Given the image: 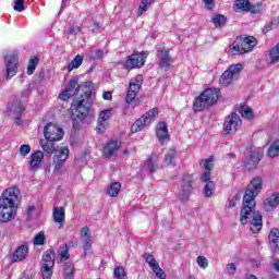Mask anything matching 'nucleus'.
<instances>
[{
    "instance_id": "60",
    "label": "nucleus",
    "mask_w": 279,
    "mask_h": 279,
    "mask_svg": "<svg viewBox=\"0 0 279 279\" xmlns=\"http://www.w3.org/2000/svg\"><path fill=\"white\" fill-rule=\"evenodd\" d=\"M129 90H132L133 93H138V90H141V85L136 84V83H130L129 85Z\"/></svg>"
},
{
    "instance_id": "1",
    "label": "nucleus",
    "mask_w": 279,
    "mask_h": 279,
    "mask_svg": "<svg viewBox=\"0 0 279 279\" xmlns=\"http://www.w3.org/2000/svg\"><path fill=\"white\" fill-rule=\"evenodd\" d=\"M260 191H263V178L255 177L248 183L243 196V205L240 211V222L242 226L247 223L250 215L254 213L256 208V197H258Z\"/></svg>"
},
{
    "instance_id": "2",
    "label": "nucleus",
    "mask_w": 279,
    "mask_h": 279,
    "mask_svg": "<svg viewBox=\"0 0 279 279\" xmlns=\"http://www.w3.org/2000/svg\"><path fill=\"white\" fill-rule=\"evenodd\" d=\"M72 106L74 112L72 113V125L74 130H80V123H90L95 118V110L90 108V92L85 90V96L77 97Z\"/></svg>"
},
{
    "instance_id": "28",
    "label": "nucleus",
    "mask_w": 279,
    "mask_h": 279,
    "mask_svg": "<svg viewBox=\"0 0 279 279\" xmlns=\"http://www.w3.org/2000/svg\"><path fill=\"white\" fill-rule=\"evenodd\" d=\"M264 156L265 153L263 151V148H255L250 151L248 158L258 165Z\"/></svg>"
},
{
    "instance_id": "40",
    "label": "nucleus",
    "mask_w": 279,
    "mask_h": 279,
    "mask_svg": "<svg viewBox=\"0 0 279 279\" xmlns=\"http://www.w3.org/2000/svg\"><path fill=\"white\" fill-rule=\"evenodd\" d=\"M154 3V0H142L138 10H137V16H143L145 14V11L148 10L149 5Z\"/></svg>"
},
{
    "instance_id": "31",
    "label": "nucleus",
    "mask_w": 279,
    "mask_h": 279,
    "mask_svg": "<svg viewBox=\"0 0 279 279\" xmlns=\"http://www.w3.org/2000/svg\"><path fill=\"white\" fill-rule=\"evenodd\" d=\"M40 145L46 154H56V144L51 141H40Z\"/></svg>"
},
{
    "instance_id": "14",
    "label": "nucleus",
    "mask_w": 279,
    "mask_h": 279,
    "mask_svg": "<svg viewBox=\"0 0 279 279\" xmlns=\"http://www.w3.org/2000/svg\"><path fill=\"white\" fill-rule=\"evenodd\" d=\"M169 48L161 47L157 49V59H158V66L162 71H169V66L173 64V58L169 53Z\"/></svg>"
},
{
    "instance_id": "41",
    "label": "nucleus",
    "mask_w": 279,
    "mask_h": 279,
    "mask_svg": "<svg viewBox=\"0 0 279 279\" xmlns=\"http://www.w3.org/2000/svg\"><path fill=\"white\" fill-rule=\"evenodd\" d=\"M267 155L269 158H276V156H279V141H276L270 145Z\"/></svg>"
},
{
    "instance_id": "33",
    "label": "nucleus",
    "mask_w": 279,
    "mask_h": 279,
    "mask_svg": "<svg viewBox=\"0 0 279 279\" xmlns=\"http://www.w3.org/2000/svg\"><path fill=\"white\" fill-rule=\"evenodd\" d=\"M165 162L168 167H175V148H170L165 156Z\"/></svg>"
},
{
    "instance_id": "16",
    "label": "nucleus",
    "mask_w": 279,
    "mask_h": 279,
    "mask_svg": "<svg viewBox=\"0 0 279 279\" xmlns=\"http://www.w3.org/2000/svg\"><path fill=\"white\" fill-rule=\"evenodd\" d=\"M241 71H243V64L241 63L232 64L221 75L220 84H222V86H229V84H232V80H234V75H239Z\"/></svg>"
},
{
    "instance_id": "50",
    "label": "nucleus",
    "mask_w": 279,
    "mask_h": 279,
    "mask_svg": "<svg viewBox=\"0 0 279 279\" xmlns=\"http://www.w3.org/2000/svg\"><path fill=\"white\" fill-rule=\"evenodd\" d=\"M196 263L202 269H206L208 267V259L204 256H198Z\"/></svg>"
},
{
    "instance_id": "27",
    "label": "nucleus",
    "mask_w": 279,
    "mask_h": 279,
    "mask_svg": "<svg viewBox=\"0 0 279 279\" xmlns=\"http://www.w3.org/2000/svg\"><path fill=\"white\" fill-rule=\"evenodd\" d=\"M234 12H247L250 10L248 0H235L233 3Z\"/></svg>"
},
{
    "instance_id": "64",
    "label": "nucleus",
    "mask_w": 279,
    "mask_h": 279,
    "mask_svg": "<svg viewBox=\"0 0 279 279\" xmlns=\"http://www.w3.org/2000/svg\"><path fill=\"white\" fill-rule=\"evenodd\" d=\"M270 24H271L272 27H278V25H279V16L275 17L274 20H271Z\"/></svg>"
},
{
    "instance_id": "56",
    "label": "nucleus",
    "mask_w": 279,
    "mask_h": 279,
    "mask_svg": "<svg viewBox=\"0 0 279 279\" xmlns=\"http://www.w3.org/2000/svg\"><path fill=\"white\" fill-rule=\"evenodd\" d=\"M206 10H215V0H203Z\"/></svg>"
},
{
    "instance_id": "51",
    "label": "nucleus",
    "mask_w": 279,
    "mask_h": 279,
    "mask_svg": "<svg viewBox=\"0 0 279 279\" xmlns=\"http://www.w3.org/2000/svg\"><path fill=\"white\" fill-rule=\"evenodd\" d=\"M110 114H112L110 109H106L101 111L99 114V121H108V119H110Z\"/></svg>"
},
{
    "instance_id": "29",
    "label": "nucleus",
    "mask_w": 279,
    "mask_h": 279,
    "mask_svg": "<svg viewBox=\"0 0 279 279\" xmlns=\"http://www.w3.org/2000/svg\"><path fill=\"white\" fill-rule=\"evenodd\" d=\"M89 60H101L104 58V49H97L95 46H92L88 50Z\"/></svg>"
},
{
    "instance_id": "20",
    "label": "nucleus",
    "mask_w": 279,
    "mask_h": 279,
    "mask_svg": "<svg viewBox=\"0 0 279 279\" xmlns=\"http://www.w3.org/2000/svg\"><path fill=\"white\" fill-rule=\"evenodd\" d=\"M268 243L274 254L279 251V230L274 228L268 234Z\"/></svg>"
},
{
    "instance_id": "63",
    "label": "nucleus",
    "mask_w": 279,
    "mask_h": 279,
    "mask_svg": "<svg viewBox=\"0 0 279 279\" xmlns=\"http://www.w3.org/2000/svg\"><path fill=\"white\" fill-rule=\"evenodd\" d=\"M272 27L274 26L271 25V23L270 24H266L265 27L263 28V33L264 34H269V32H271Z\"/></svg>"
},
{
    "instance_id": "46",
    "label": "nucleus",
    "mask_w": 279,
    "mask_h": 279,
    "mask_svg": "<svg viewBox=\"0 0 279 279\" xmlns=\"http://www.w3.org/2000/svg\"><path fill=\"white\" fill-rule=\"evenodd\" d=\"M214 191H215V182L208 181L207 184L205 185L206 197H211Z\"/></svg>"
},
{
    "instance_id": "54",
    "label": "nucleus",
    "mask_w": 279,
    "mask_h": 279,
    "mask_svg": "<svg viewBox=\"0 0 279 279\" xmlns=\"http://www.w3.org/2000/svg\"><path fill=\"white\" fill-rule=\"evenodd\" d=\"M247 12H252V14H259L260 4H252V2H250V9L247 10Z\"/></svg>"
},
{
    "instance_id": "48",
    "label": "nucleus",
    "mask_w": 279,
    "mask_h": 279,
    "mask_svg": "<svg viewBox=\"0 0 279 279\" xmlns=\"http://www.w3.org/2000/svg\"><path fill=\"white\" fill-rule=\"evenodd\" d=\"M153 271L157 278L167 279V274L165 270H162V268H160V265L156 266V268H153Z\"/></svg>"
},
{
    "instance_id": "3",
    "label": "nucleus",
    "mask_w": 279,
    "mask_h": 279,
    "mask_svg": "<svg viewBox=\"0 0 279 279\" xmlns=\"http://www.w3.org/2000/svg\"><path fill=\"white\" fill-rule=\"evenodd\" d=\"M21 191L19 187L7 189L0 196V222L8 223L16 217V203Z\"/></svg>"
},
{
    "instance_id": "37",
    "label": "nucleus",
    "mask_w": 279,
    "mask_h": 279,
    "mask_svg": "<svg viewBox=\"0 0 279 279\" xmlns=\"http://www.w3.org/2000/svg\"><path fill=\"white\" fill-rule=\"evenodd\" d=\"M121 192V183L114 182L109 185L108 195L110 197H117Z\"/></svg>"
},
{
    "instance_id": "61",
    "label": "nucleus",
    "mask_w": 279,
    "mask_h": 279,
    "mask_svg": "<svg viewBox=\"0 0 279 279\" xmlns=\"http://www.w3.org/2000/svg\"><path fill=\"white\" fill-rule=\"evenodd\" d=\"M202 180L203 182H209L208 180H210V171L205 170V172L202 175Z\"/></svg>"
},
{
    "instance_id": "7",
    "label": "nucleus",
    "mask_w": 279,
    "mask_h": 279,
    "mask_svg": "<svg viewBox=\"0 0 279 279\" xmlns=\"http://www.w3.org/2000/svg\"><path fill=\"white\" fill-rule=\"evenodd\" d=\"M56 265V251L47 250L41 258V276L44 279H51L53 276V267Z\"/></svg>"
},
{
    "instance_id": "47",
    "label": "nucleus",
    "mask_w": 279,
    "mask_h": 279,
    "mask_svg": "<svg viewBox=\"0 0 279 279\" xmlns=\"http://www.w3.org/2000/svg\"><path fill=\"white\" fill-rule=\"evenodd\" d=\"M34 245H45V232H39L33 240Z\"/></svg>"
},
{
    "instance_id": "49",
    "label": "nucleus",
    "mask_w": 279,
    "mask_h": 279,
    "mask_svg": "<svg viewBox=\"0 0 279 279\" xmlns=\"http://www.w3.org/2000/svg\"><path fill=\"white\" fill-rule=\"evenodd\" d=\"M13 10H15V12H23V10H25V0H15Z\"/></svg>"
},
{
    "instance_id": "53",
    "label": "nucleus",
    "mask_w": 279,
    "mask_h": 279,
    "mask_svg": "<svg viewBox=\"0 0 279 279\" xmlns=\"http://www.w3.org/2000/svg\"><path fill=\"white\" fill-rule=\"evenodd\" d=\"M205 171H213V167H215V163L213 161V158L206 159L204 161Z\"/></svg>"
},
{
    "instance_id": "21",
    "label": "nucleus",
    "mask_w": 279,
    "mask_h": 279,
    "mask_svg": "<svg viewBox=\"0 0 279 279\" xmlns=\"http://www.w3.org/2000/svg\"><path fill=\"white\" fill-rule=\"evenodd\" d=\"M157 138L161 145H165L167 141H169V130L167 129V123L159 122L157 126Z\"/></svg>"
},
{
    "instance_id": "42",
    "label": "nucleus",
    "mask_w": 279,
    "mask_h": 279,
    "mask_svg": "<svg viewBox=\"0 0 279 279\" xmlns=\"http://www.w3.org/2000/svg\"><path fill=\"white\" fill-rule=\"evenodd\" d=\"M269 58L271 64L279 62V43L270 50Z\"/></svg>"
},
{
    "instance_id": "13",
    "label": "nucleus",
    "mask_w": 279,
    "mask_h": 279,
    "mask_svg": "<svg viewBox=\"0 0 279 279\" xmlns=\"http://www.w3.org/2000/svg\"><path fill=\"white\" fill-rule=\"evenodd\" d=\"M44 135L46 141L58 142L62 141V138L64 137V131L62 130V128L53 123H48L44 128Z\"/></svg>"
},
{
    "instance_id": "15",
    "label": "nucleus",
    "mask_w": 279,
    "mask_h": 279,
    "mask_svg": "<svg viewBox=\"0 0 279 279\" xmlns=\"http://www.w3.org/2000/svg\"><path fill=\"white\" fill-rule=\"evenodd\" d=\"M69 147H61L59 150L56 151L53 156V167H54V173H60L62 171V167H64V162L69 159Z\"/></svg>"
},
{
    "instance_id": "6",
    "label": "nucleus",
    "mask_w": 279,
    "mask_h": 279,
    "mask_svg": "<svg viewBox=\"0 0 279 279\" xmlns=\"http://www.w3.org/2000/svg\"><path fill=\"white\" fill-rule=\"evenodd\" d=\"M256 47V38L245 37L235 38V40L230 46V51L233 56H243V53H250Z\"/></svg>"
},
{
    "instance_id": "9",
    "label": "nucleus",
    "mask_w": 279,
    "mask_h": 279,
    "mask_svg": "<svg viewBox=\"0 0 279 279\" xmlns=\"http://www.w3.org/2000/svg\"><path fill=\"white\" fill-rule=\"evenodd\" d=\"M195 190V179L191 174H184L181 181V187L178 193V199L183 204L186 203L191 193Z\"/></svg>"
},
{
    "instance_id": "58",
    "label": "nucleus",
    "mask_w": 279,
    "mask_h": 279,
    "mask_svg": "<svg viewBox=\"0 0 279 279\" xmlns=\"http://www.w3.org/2000/svg\"><path fill=\"white\" fill-rule=\"evenodd\" d=\"M82 33V27L80 26H71L69 29V34L77 36V34Z\"/></svg>"
},
{
    "instance_id": "52",
    "label": "nucleus",
    "mask_w": 279,
    "mask_h": 279,
    "mask_svg": "<svg viewBox=\"0 0 279 279\" xmlns=\"http://www.w3.org/2000/svg\"><path fill=\"white\" fill-rule=\"evenodd\" d=\"M134 99H136V93L129 89L125 97L126 104H132Z\"/></svg>"
},
{
    "instance_id": "19",
    "label": "nucleus",
    "mask_w": 279,
    "mask_h": 279,
    "mask_svg": "<svg viewBox=\"0 0 279 279\" xmlns=\"http://www.w3.org/2000/svg\"><path fill=\"white\" fill-rule=\"evenodd\" d=\"M255 210L256 209H254L248 216L250 219L253 215V220L251 221L250 230L253 231L254 234L263 230V215H260V213H256Z\"/></svg>"
},
{
    "instance_id": "32",
    "label": "nucleus",
    "mask_w": 279,
    "mask_h": 279,
    "mask_svg": "<svg viewBox=\"0 0 279 279\" xmlns=\"http://www.w3.org/2000/svg\"><path fill=\"white\" fill-rule=\"evenodd\" d=\"M75 267L72 263H65L63 265V276L65 279H73Z\"/></svg>"
},
{
    "instance_id": "35",
    "label": "nucleus",
    "mask_w": 279,
    "mask_h": 279,
    "mask_svg": "<svg viewBox=\"0 0 279 279\" xmlns=\"http://www.w3.org/2000/svg\"><path fill=\"white\" fill-rule=\"evenodd\" d=\"M143 258L144 260H146L148 267H150V269H156V267H158V262L156 260V258L154 257V255L151 253H144L143 254Z\"/></svg>"
},
{
    "instance_id": "39",
    "label": "nucleus",
    "mask_w": 279,
    "mask_h": 279,
    "mask_svg": "<svg viewBox=\"0 0 279 279\" xmlns=\"http://www.w3.org/2000/svg\"><path fill=\"white\" fill-rule=\"evenodd\" d=\"M58 255L60 256V260H69L71 255L69 254V245L62 244L58 250Z\"/></svg>"
},
{
    "instance_id": "17",
    "label": "nucleus",
    "mask_w": 279,
    "mask_h": 279,
    "mask_svg": "<svg viewBox=\"0 0 279 279\" xmlns=\"http://www.w3.org/2000/svg\"><path fill=\"white\" fill-rule=\"evenodd\" d=\"M4 62L7 66V80H12L16 75V69L19 65V57L16 53L4 56Z\"/></svg>"
},
{
    "instance_id": "62",
    "label": "nucleus",
    "mask_w": 279,
    "mask_h": 279,
    "mask_svg": "<svg viewBox=\"0 0 279 279\" xmlns=\"http://www.w3.org/2000/svg\"><path fill=\"white\" fill-rule=\"evenodd\" d=\"M102 99H105L106 101H110V99H112V93L111 92H104Z\"/></svg>"
},
{
    "instance_id": "12",
    "label": "nucleus",
    "mask_w": 279,
    "mask_h": 279,
    "mask_svg": "<svg viewBox=\"0 0 279 279\" xmlns=\"http://www.w3.org/2000/svg\"><path fill=\"white\" fill-rule=\"evenodd\" d=\"M242 123L243 121L241 120V117H239L236 112H232L230 116H228L225 119V123H223L225 135L228 136L230 134H236Z\"/></svg>"
},
{
    "instance_id": "5",
    "label": "nucleus",
    "mask_w": 279,
    "mask_h": 279,
    "mask_svg": "<svg viewBox=\"0 0 279 279\" xmlns=\"http://www.w3.org/2000/svg\"><path fill=\"white\" fill-rule=\"evenodd\" d=\"M86 90L89 92V99H90V95L93 94L90 87H88V85H80L77 83V78H72L68 85V87L65 88V90L60 94V99H62L63 101H66V99H71V97H86Z\"/></svg>"
},
{
    "instance_id": "4",
    "label": "nucleus",
    "mask_w": 279,
    "mask_h": 279,
    "mask_svg": "<svg viewBox=\"0 0 279 279\" xmlns=\"http://www.w3.org/2000/svg\"><path fill=\"white\" fill-rule=\"evenodd\" d=\"M220 90L218 88H208L205 89L195 100L193 104V110L195 112H202L204 108H208L210 106H215L217 101H219Z\"/></svg>"
},
{
    "instance_id": "8",
    "label": "nucleus",
    "mask_w": 279,
    "mask_h": 279,
    "mask_svg": "<svg viewBox=\"0 0 279 279\" xmlns=\"http://www.w3.org/2000/svg\"><path fill=\"white\" fill-rule=\"evenodd\" d=\"M156 117H158V108L150 109L133 123V125L131 126V132L133 134H136V132L145 130V128H149Z\"/></svg>"
},
{
    "instance_id": "10",
    "label": "nucleus",
    "mask_w": 279,
    "mask_h": 279,
    "mask_svg": "<svg viewBox=\"0 0 279 279\" xmlns=\"http://www.w3.org/2000/svg\"><path fill=\"white\" fill-rule=\"evenodd\" d=\"M7 112L9 117L14 119L15 125L23 124L21 117H23V112H25V105H23L19 98H14L12 102L9 104Z\"/></svg>"
},
{
    "instance_id": "45",
    "label": "nucleus",
    "mask_w": 279,
    "mask_h": 279,
    "mask_svg": "<svg viewBox=\"0 0 279 279\" xmlns=\"http://www.w3.org/2000/svg\"><path fill=\"white\" fill-rule=\"evenodd\" d=\"M244 167L247 171H254V169H256V167H258V163H256V161L252 160L251 157H248L247 159H245L244 161Z\"/></svg>"
},
{
    "instance_id": "26",
    "label": "nucleus",
    "mask_w": 279,
    "mask_h": 279,
    "mask_svg": "<svg viewBox=\"0 0 279 279\" xmlns=\"http://www.w3.org/2000/svg\"><path fill=\"white\" fill-rule=\"evenodd\" d=\"M52 217L56 223H60V226H62V223H64V219H66L64 207H54Z\"/></svg>"
},
{
    "instance_id": "44",
    "label": "nucleus",
    "mask_w": 279,
    "mask_h": 279,
    "mask_svg": "<svg viewBox=\"0 0 279 279\" xmlns=\"http://www.w3.org/2000/svg\"><path fill=\"white\" fill-rule=\"evenodd\" d=\"M114 278L117 279H128V274H125V268L117 266L113 270Z\"/></svg>"
},
{
    "instance_id": "18",
    "label": "nucleus",
    "mask_w": 279,
    "mask_h": 279,
    "mask_svg": "<svg viewBox=\"0 0 279 279\" xmlns=\"http://www.w3.org/2000/svg\"><path fill=\"white\" fill-rule=\"evenodd\" d=\"M29 246L27 244L20 245L11 255V263H21L27 258Z\"/></svg>"
},
{
    "instance_id": "30",
    "label": "nucleus",
    "mask_w": 279,
    "mask_h": 279,
    "mask_svg": "<svg viewBox=\"0 0 279 279\" xmlns=\"http://www.w3.org/2000/svg\"><path fill=\"white\" fill-rule=\"evenodd\" d=\"M228 22V17L223 14H217L211 19V23L215 25L217 28L225 27L226 23Z\"/></svg>"
},
{
    "instance_id": "38",
    "label": "nucleus",
    "mask_w": 279,
    "mask_h": 279,
    "mask_svg": "<svg viewBox=\"0 0 279 279\" xmlns=\"http://www.w3.org/2000/svg\"><path fill=\"white\" fill-rule=\"evenodd\" d=\"M82 62H84V57L77 54L68 65V71L71 72L73 69H80V66H82Z\"/></svg>"
},
{
    "instance_id": "34",
    "label": "nucleus",
    "mask_w": 279,
    "mask_h": 279,
    "mask_svg": "<svg viewBox=\"0 0 279 279\" xmlns=\"http://www.w3.org/2000/svg\"><path fill=\"white\" fill-rule=\"evenodd\" d=\"M239 112L241 117H243V119H248V120L254 119V111L252 110V107L244 105L239 109Z\"/></svg>"
},
{
    "instance_id": "24",
    "label": "nucleus",
    "mask_w": 279,
    "mask_h": 279,
    "mask_svg": "<svg viewBox=\"0 0 279 279\" xmlns=\"http://www.w3.org/2000/svg\"><path fill=\"white\" fill-rule=\"evenodd\" d=\"M160 160V157H158V154L156 153H153L150 155V157L146 160V167H147V170L149 171V173H155L156 170L158 169L159 162Z\"/></svg>"
},
{
    "instance_id": "23",
    "label": "nucleus",
    "mask_w": 279,
    "mask_h": 279,
    "mask_svg": "<svg viewBox=\"0 0 279 279\" xmlns=\"http://www.w3.org/2000/svg\"><path fill=\"white\" fill-rule=\"evenodd\" d=\"M45 158V154L43 150H37L31 155L29 160V169H36V167H40V162H43V159Z\"/></svg>"
},
{
    "instance_id": "59",
    "label": "nucleus",
    "mask_w": 279,
    "mask_h": 279,
    "mask_svg": "<svg viewBox=\"0 0 279 279\" xmlns=\"http://www.w3.org/2000/svg\"><path fill=\"white\" fill-rule=\"evenodd\" d=\"M227 271L228 274H230L231 276H234L235 271H236V265H234V263H230L227 265Z\"/></svg>"
},
{
    "instance_id": "43",
    "label": "nucleus",
    "mask_w": 279,
    "mask_h": 279,
    "mask_svg": "<svg viewBox=\"0 0 279 279\" xmlns=\"http://www.w3.org/2000/svg\"><path fill=\"white\" fill-rule=\"evenodd\" d=\"M93 248V239L92 236H87L83 239V250H84V256L90 252Z\"/></svg>"
},
{
    "instance_id": "57",
    "label": "nucleus",
    "mask_w": 279,
    "mask_h": 279,
    "mask_svg": "<svg viewBox=\"0 0 279 279\" xmlns=\"http://www.w3.org/2000/svg\"><path fill=\"white\" fill-rule=\"evenodd\" d=\"M90 236V229L88 227H84L81 230V239H88Z\"/></svg>"
},
{
    "instance_id": "22",
    "label": "nucleus",
    "mask_w": 279,
    "mask_h": 279,
    "mask_svg": "<svg viewBox=\"0 0 279 279\" xmlns=\"http://www.w3.org/2000/svg\"><path fill=\"white\" fill-rule=\"evenodd\" d=\"M118 149H121V145H119V142L110 141L102 149L104 157H112Z\"/></svg>"
},
{
    "instance_id": "25",
    "label": "nucleus",
    "mask_w": 279,
    "mask_h": 279,
    "mask_svg": "<svg viewBox=\"0 0 279 279\" xmlns=\"http://www.w3.org/2000/svg\"><path fill=\"white\" fill-rule=\"evenodd\" d=\"M277 206H279V193H274L264 201V208L266 210H274Z\"/></svg>"
},
{
    "instance_id": "55",
    "label": "nucleus",
    "mask_w": 279,
    "mask_h": 279,
    "mask_svg": "<svg viewBox=\"0 0 279 279\" xmlns=\"http://www.w3.org/2000/svg\"><path fill=\"white\" fill-rule=\"evenodd\" d=\"M29 151H32V147L27 144H24L20 147V154L22 156H27V154H29Z\"/></svg>"
},
{
    "instance_id": "36",
    "label": "nucleus",
    "mask_w": 279,
    "mask_h": 279,
    "mask_svg": "<svg viewBox=\"0 0 279 279\" xmlns=\"http://www.w3.org/2000/svg\"><path fill=\"white\" fill-rule=\"evenodd\" d=\"M40 59L38 57H32L28 61L27 65V75H34V72L36 71V66H38V62Z\"/></svg>"
},
{
    "instance_id": "11",
    "label": "nucleus",
    "mask_w": 279,
    "mask_h": 279,
    "mask_svg": "<svg viewBox=\"0 0 279 279\" xmlns=\"http://www.w3.org/2000/svg\"><path fill=\"white\" fill-rule=\"evenodd\" d=\"M147 56H149V52L133 51V53L128 57L124 63L125 69H129V71H132V69H142V66H145Z\"/></svg>"
}]
</instances>
